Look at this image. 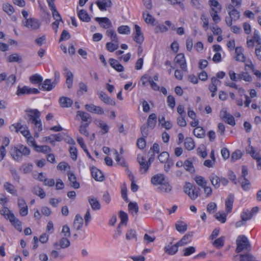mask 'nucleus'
I'll return each instance as SVG.
<instances>
[{
	"label": "nucleus",
	"instance_id": "1",
	"mask_svg": "<svg viewBox=\"0 0 261 261\" xmlns=\"http://www.w3.org/2000/svg\"><path fill=\"white\" fill-rule=\"evenodd\" d=\"M237 247L236 251L237 253L251 250V246L248 238L245 235H240L236 240Z\"/></svg>",
	"mask_w": 261,
	"mask_h": 261
},
{
	"label": "nucleus",
	"instance_id": "2",
	"mask_svg": "<svg viewBox=\"0 0 261 261\" xmlns=\"http://www.w3.org/2000/svg\"><path fill=\"white\" fill-rule=\"evenodd\" d=\"M184 191L192 200L196 199L200 195V189L190 182H186Z\"/></svg>",
	"mask_w": 261,
	"mask_h": 261
},
{
	"label": "nucleus",
	"instance_id": "3",
	"mask_svg": "<svg viewBox=\"0 0 261 261\" xmlns=\"http://www.w3.org/2000/svg\"><path fill=\"white\" fill-rule=\"evenodd\" d=\"M22 24L24 27L32 30L39 29L41 24V22L39 20L33 17L26 19V20L22 21Z\"/></svg>",
	"mask_w": 261,
	"mask_h": 261
},
{
	"label": "nucleus",
	"instance_id": "4",
	"mask_svg": "<svg viewBox=\"0 0 261 261\" xmlns=\"http://www.w3.org/2000/svg\"><path fill=\"white\" fill-rule=\"evenodd\" d=\"M4 218L9 220L14 227L19 231H22L21 222L15 217L13 213H2Z\"/></svg>",
	"mask_w": 261,
	"mask_h": 261
},
{
	"label": "nucleus",
	"instance_id": "5",
	"mask_svg": "<svg viewBox=\"0 0 261 261\" xmlns=\"http://www.w3.org/2000/svg\"><path fill=\"white\" fill-rule=\"evenodd\" d=\"M119 218L121 219L120 223L118 225L113 236V238L115 240L117 239L122 234V230L121 229V225L124 224L126 225L128 221L127 213H119Z\"/></svg>",
	"mask_w": 261,
	"mask_h": 261
},
{
	"label": "nucleus",
	"instance_id": "6",
	"mask_svg": "<svg viewBox=\"0 0 261 261\" xmlns=\"http://www.w3.org/2000/svg\"><path fill=\"white\" fill-rule=\"evenodd\" d=\"M248 142L249 145L246 148V152L250 154L253 159L256 160L258 169H259V167H260V169H261V157L259 156V153L256 152L255 148L250 145V139H248Z\"/></svg>",
	"mask_w": 261,
	"mask_h": 261
},
{
	"label": "nucleus",
	"instance_id": "7",
	"mask_svg": "<svg viewBox=\"0 0 261 261\" xmlns=\"http://www.w3.org/2000/svg\"><path fill=\"white\" fill-rule=\"evenodd\" d=\"M10 129L11 131H15L16 133L20 131L21 134L25 138L28 137V136L30 135V133L28 127L21 125L20 123H16L12 124L10 126Z\"/></svg>",
	"mask_w": 261,
	"mask_h": 261
},
{
	"label": "nucleus",
	"instance_id": "8",
	"mask_svg": "<svg viewBox=\"0 0 261 261\" xmlns=\"http://www.w3.org/2000/svg\"><path fill=\"white\" fill-rule=\"evenodd\" d=\"M29 117L28 122L33 123L36 120H39L40 117V112L37 109L30 110L27 111Z\"/></svg>",
	"mask_w": 261,
	"mask_h": 261
},
{
	"label": "nucleus",
	"instance_id": "9",
	"mask_svg": "<svg viewBox=\"0 0 261 261\" xmlns=\"http://www.w3.org/2000/svg\"><path fill=\"white\" fill-rule=\"evenodd\" d=\"M241 219L236 223L237 228L245 225L247 221L250 220L253 217V213H241Z\"/></svg>",
	"mask_w": 261,
	"mask_h": 261
},
{
	"label": "nucleus",
	"instance_id": "10",
	"mask_svg": "<svg viewBox=\"0 0 261 261\" xmlns=\"http://www.w3.org/2000/svg\"><path fill=\"white\" fill-rule=\"evenodd\" d=\"M97 94L98 96L100 99L104 103L112 106L115 105L116 103L115 100L109 97L103 91H98L97 92Z\"/></svg>",
	"mask_w": 261,
	"mask_h": 261
},
{
	"label": "nucleus",
	"instance_id": "11",
	"mask_svg": "<svg viewBox=\"0 0 261 261\" xmlns=\"http://www.w3.org/2000/svg\"><path fill=\"white\" fill-rule=\"evenodd\" d=\"M135 32L134 33V40L141 44L144 41V36L141 28L137 24L135 25Z\"/></svg>",
	"mask_w": 261,
	"mask_h": 261
},
{
	"label": "nucleus",
	"instance_id": "12",
	"mask_svg": "<svg viewBox=\"0 0 261 261\" xmlns=\"http://www.w3.org/2000/svg\"><path fill=\"white\" fill-rule=\"evenodd\" d=\"M85 107L86 110L90 113L98 115H102L104 113V110L99 106H96L93 104H86Z\"/></svg>",
	"mask_w": 261,
	"mask_h": 261
},
{
	"label": "nucleus",
	"instance_id": "13",
	"mask_svg": "<svg viewBox=\"0 0 261 261\" xmlns=\"http://www.w3.org/2000/svg\"><path fill=\"white\" fill-rule=\"evenodd\" d=\"M138 160L140 166V171L142 173H145L148 171L150 164L146 162L145 159L143 156H138Z\"/></svg>",
	"mask_w": 261,
	"mask_h": 261
},
{
	"label": "nucleus",
	"instance_id": "14",
	"mask_svg": "<svg viewBox=\"0 0 261 261\" xmlns=\"http://www.w3.org/2000/svg\"><path fill=\"white\" fill-rule=\"evenodd\" d=\"M175 62L179 65L180 67L182 70L185 71L187 70L185 56L183 54H178L175 58Z\"/></svg>",
	"mask_w": 261,
	"mask_h": 261
},
{
	"label": "nucleus",
	"instance_id": "15",
	"mask_svg": "<svg viewBox=\"0 0 261 261\" xmlns=\"http://www.w3.org/2000/svg\"><path fill=\"white\" fill-rule=\"evenodd\" d=\"M92 176L97 181H102L104 179V175L100 170L97 168L92 167L91 168Z\"/></svg>",
	"mask_w": 261,
	"mask_h": 261
},
{
	"label": "nucleus",
	"instance_id": "16",
	"mask_svg": "<svg viewBox=\"0 0 261 261\" xmlns=\"http://www.w3.org/2000/svg\"><path fill=\"white\" fill-rule=\"evenodd\" d=\"M193 232H191L186 234L177 243V246L179 247L185 246L191 242L192 237H193Z\"/></svg>",
	"mask_w": 261,
	"mask_h": 261
},
{
	"label": "nucleus",
	"instance_id": "17",
	"mask_svg": "<svg viewBox=\"0 0 261 261\" xmlns=\"http://www.w3.org/2000/svg\"><path fill=\"white\" fill-rule=\"evenodd\" d=\"M165 175L163 174H158L152 177L151 179V183L154 185H161V186L165 182Z\"/></svg>",
	"mask_w": 261,
	"mask_h": 261
},
{
	"label": "nucleus",
	"instance_id": "18",
	"mask_svg": "<svg viewBox=\"0 0 261 261\" xmlns=\"http://www.w3.org/2000/svg\"><path fill=\"white\" fill-rule=\"evenodd\" d=\"M96 4L101 11L107 10V8H110L112 6L111 0H98L96 2Z\"/></svg>",
	"mask_w": 261,
	"mask_h": 261
},
{
	"label": "nucleus",
	"instance_id": "19",
	"mask_svg": "<svg viewBox=\"0 0 261 261\" xmlns=\"http://www.w3.org/2000/svg\"><path fill=\"white\" fill-rule=\"evenodd\" d=\"M55 86L56 83L51 82L50 79H46L42 83L40 89H42L44 91H51Z\"/></svg>",
	"mask_w": 261,
	"mask_h": 261
},
{
	"label": "nucleus",
	"instance_id": "20",
	"mask_svg": "<svg viewBox=\"0 0 261 261\" xmlns=\"http://www.w3.org/2000/svg\"><path fill=\"white\" fill-rule=\"evenodd\" d=\"M67 175L70 182V186L74 189H79L80 188V184L76 181L75 175L71 172H68Z\"/></svg>",
	"mask_w": 261,
	"mask_h": 261
},
{
	"label": "nucleus",
	"instance_id": "21",
	"mask_svg": "<svg viewBox=\"0 0 261 261\" xmlns=\"http://www.w3.org/2000/svg\"><path fill=\"white\" fill-rule=\"evenodd\" d=\"M84 224V219L83 217L80 215L77 214L74 220L73 226L76 230H80L82 228Z\"/></svg>",
	"mask_w": 261,
	"mask_h": 261
},
{
	"label": "nucleus",
	"instance_id": "22",
	"mask_svg": "<svg viewBox=\"0 0 261 261\" xmlns=\"http://www.w3.org/2000/svg\"><path fill=\"white\" fill-rule=\"evenodd\" d=\"M10 154L13 159L16 161L19 162L22 160V156L20 152H19L17 146L12 148Z\"/></svg>",
	"mask_w": 261,
	"mask_h": 261
},
{
	"label": "nucleus",
	"instance_id": "23",
	"mask_svg": "<svg viewBox=\"0 0 261 261\" xmlns=\"http://www.w3.org/2000/svg\"><path fill=\"white\" fill-rule=\"evenodd\" d=\"M212 185L215 188L217 189L220 186V178L214 173L211 174L208 177Z\"/></svg>",
	"mask_w": 261,
	"mask_h": 261
},
{
	"label": "nucleus",
	"instance_id": "24",
	"mask_svg": "<svg viewBox=\"0 0 261 261\" xmlns=\"http://www.w3.org/2000/svg\"><path fill=\"white\" fill-rule=\"evenodd\" d=\"M178 247L177 243L174 245L171 244L165 247L164 251L169 255H174L178 251Z\"/></svg>",
	"mask_w": 261,
	"mask_h": 261
},
{
	"label": "nucleus",
	"instance_id": "25",
	"mask_svg": "<svg viewBox=\"0 0 261 261\" xmlns=\"http://www.w3.org/2000/svg\"><path fill=\"white\" fill-rule=\"evenodd\" d=\"M233 195L230 194L227 197L225 200V208L227 212H230L232 209L233 203L234 201Z\"/></svg>",
	"mask_w": 261,
	"mask_h": 261
},
{
	"label": "nucleus",
	"instance_id": "26",
	"mask_svg": "<svg viewBox=\"0 0 261 261\" xmlns=\"http://www.w3.org/2000/svg\"><path fill=\"white\" fill-rule=\"evenodd\" d=\"M241 187L244 191H248L251 189V183L249 180L246 178L240 177L238 180Z\"/></svg>",
	"mask_w": 261,
	"mask_h": 261
},
{
	"label": "nucleus",
	"instance_id": "27",
	"mask_svg": "<svg viewBox=\"0 0 261 261\" xmlns=\"http://www.w3.org/2000/svg\"><path fill=\"white\" fill-rule=\"evenodd\" d=\"M236 56L235 59L237 61L243 62L245 60V57L243 54V49L241 47H237L235 49Z\"/></svg>",
	"mask_w": 261,
	"mask_h": 261
},
{
	"label": "nucleus",
	"instance_id": "28",
	"mask_svg": "<svg viewBox=\"0 0 261 261\" xmlns=\"http://www.w3.org/2000/svg\"><path fill=\"white\" fill-rule=\"evenodd\" d=\"M221 82L216 77L211 78V84L209 85L208 89L211 92H216L217 86L221 84Z\"/></svg>",
	"mask_w": 261,
	"mask_h": 261
},
{
	"label": "nucleus",
	"instance_id": "29",
	"mask_svg": "<svg viewBox=\"0 0 261 261\" xmlns=\"http://www.w3.org/2000/svg\"><path fill=\"white\" fill-rule=\"evenodd\" d=\"M156 115L154 113H152L148 116L147 119V126L151 129L154 128L156 123Z\"/></svg>",
	"mask_w": 261,
	"mask_h": 261
},
{
	"label": "nucleus",
	"instance_id": "30",
	"mask_svg": "<svg viewBox=\"0 0 261 261\" xmlns=\"http://www.w3.org/2000/svg\"><path fill=\"white\" fill-rule=\"evenodd\" d=\"M175 228L179 233H184L187 230V225L181 221H178L175 223Z\"/></svg>",
	"mask_w": 261,
	"mask_h": 261
},
{
	"label": "nucleus",
	"instance_id": "31",
	"mask_svg": "<svg viewBox=\"0 0 261 261\" xmlns=\"http://www.w3.org/2000/svg\"><path fill=\"white\" fill-rule=\"evenodd\" d=\"M95 20L99 23H105V24L102 25V27L105 29H108L112 27V23L107 17H96Z\"/></svg>",
	"mask_w": 261,
	"mask_h": 261
},
{
	"label": "nucleus",
	"instance_id": "32",
	"mask_svg": "<svg viewBox=\"0 0 261 261\" xmlns=\"http://www.w3.org/2000/svg\"><path fill=\"white\" fill-rule=\"evenodd\" d=\"M59 102L62 108H68L72 105L73 101L68 97H62L59 99Z\"/></svg>",
	"mask_w": 261,
	"mask_h": 261
},
{
	"label": "nucleus",
	"instance_id": "33",
	"mask_svg": "<svg viewBox=\"0 0 261 261\" xmlns=\"http://www.w3.org/2000/svg\"><path fill=\"white\" fill-rule=\"evenodd\" d=\"M77 14L79 18L83 21L89 22L91 20L88 13L84 9L79 11Z\"/></svg>",
	"mask_w": 261,
	"mask_h": 261
},
{
	"label": "nucleus",
	"instance_id": "34",
	"mask_svg": "<svg viewBox=\"0 0 261 261\" xmlns=\"http://www.w3.org/2000/svg\"><path fill=\"white\" fill-rule=\"evenodd\" d=\"M185 147L188 150H193L195 148V143L191 137H187L185 140Z\"/></svg>",
	"mask_w": 261,
	"mask_h": 261
},
{
	"label": "nucleus",
	"instance_id": "35",
	"mask_svg": "<svg viewBox=\"0 0 261 261\" xmlns=\"http://www.w3.org/2000/svg\"><path fill=\"white\" fill-rule=\"evenodd\" d=\"M91 121H89V122L82 124L79 127V131L80 133L86 137H89V134L87 128L88 127Z\"/></svg>",
	"mask_w": 261,
	"mask_h": 261
},
{
	"label": "nucleus",
	"instance_id": "36",
	"mask_svg": "<svg viewBox=\"0 0 261 261\" xmlns=\"http://www.w3.org/2000/svg\"><path fill=\"white\" fill-rule=\"evenodd\" d=\"M96 124L101 129L102 134H105L109 132V127L108 125L101 120H97Z\"/></svg>",
	"mask_w": 261,
	"mask_h": 261
},
{
	"label": "nucleus",
	"instance_id": "37",
	"mask_svg": "<svg viewBox=\"0 0 261 261\" xmlns=\"http://www.w3.org/2000/svg\"><path fill=\"white\" fill-rule=\"evenodd\" d=\"M77 116H80L83 122L87 123L90 121H91L90 115L86 112L79 111L77 112Z\"/></svg>",
	"mask_w": 261,
	"mask_h": 261
},
{
	"label": "nucleus",
	"instance_id": "38",
	"mask_svg": "<svg viewBox=\"0 0 261 261\" xmlns=\"http://www.w3.org/2000/svg\"><path fill=\"white\" fill-rule=\"evenodd\" d=\"M195 136L199 138H202L205 136V130L200 126H197L193 130Z\"/></svg>",
	"mask_w": 261,
	"mask_h": 261
},
{
	"label": "nucleus",
	"instance_id": "39",
	"mask_svg": "<svg viewBox=\"0 0 261 261\" xmlns=\"http://www.w3.org/2000/svg\"><path fill=\"white\" fill-rule=\"evenodd\" d=\"M194 180L196 184L202 188H203L207 185V180L202 176H196L194 178Z\"/></svg>",
	"mask_w": 261,
	"mask_h": 261
},
{
	"label": "nucleus",
	"instance_id": "40",
	"mask_svg": "<svg viewBox=\"0 0 261 261\" xmlns=\"http://www.w3.org/2000/svg\"><path fill=\"white\" fill-rule=\"evenodd\" d=\"M7 61L9 63L21 62L22 61V58L18 54H13L8 57Z\"/></svg>",
	"mask_w": 261,
	"mask_h": 261
},
{
	"label": "nucleus",
	"instance_id": "41",
	"mask_svg": "<svg viewBox=\"0 0 261 261\" xmlns=\"http://www.w3.org/2000/svg\"><path fill=\"white\" fill-rule=\"evenodd\" d=\"M18 205L19 208L20 212H28V206L24 199L19 198L18 199Z\"/></svg>",
	"mask_w": 261,
	"mask_h": 261
},
{
	"label": "nucleus",
	"instance_id": "42",
	"mask_svg": "<svg viewBox=\"0 0 261 261\" xmlns=\"http://www.w3.org/2000/svg\"><path fill=\"white\" fill-rule=\"evenodd\" d=\"M89 202L93 210L97 211L99 210L100 205L98 201L96 198L90 197L89 198Z\"/></svg>",
	"mask_w": 261,
	"mask_h": 261
},
{
	"label": "nucleus",
	"instance_id": "43",
	"mask_svg": "<svg viewBox=\"0 0 261 261\" xmlns=\"http://www.w3.org/2000/svg\"><path fill=\"white\" fill-rule=\"evenodd\" d=\"M4 188L10 193L13 195H17V190L15 189L14 186L11 184L7 182L4 185Z\"/></svg>",
	"mask_w": 261,
	"mask_h": 261
},
{
	"label": "nucleus",
	"instance_id": "44",
	"mask_svg": "<svg viewBox=\"0 0 261 261\" xmlns=\"http://www.w3.org/2000/svg\"><path fill=\"white\" fill-rule=\"evenodd\" d=\"M107 35L111 38V39L114 42H119L117 35L113 29H109L106 31Z\"/></svg>",
	"mask_w": 261,
	"mask_h": 261
},
{
	"label": "nucleus",
	"instance_id": "45",
	"mask_svg": "<svg viewBox=\"0 0 261 261\" xmlns=\"http://www.w3.org/2000/svg\"><path fill=\"white\" fill-rule=\"evenodd\" d=\"M17 146L22 156L23 155L28 156L30 154L31 150L28 147L22 144H19Z\"/></svg>",
	"mask_w": 261,
	"mask_h": 261
},
{
	"label": "nucleus",
	"instance_id": "46",
	"mask_svg": "<svg viewBox=\"0 0 261 261\" xmlns=\"http://www.w3.org/2000/svg\"><path fill=\"white\" fill-rule=\"evenodd\" d=\"M33 192L34 194L38 196L41 198H44L45 196V193L44 190L39 187H35L33 189Z\"/></svg>",
	"mask_w": 261,
	"mask_h": 261
},
{
	"label": "nucleus",
	"instance_id": "47",
	"mask_svg": "<svg viewBox=\"0 0 261 261\" xmlns=\"http://www.w3.org/2000/svg\"><path fill=\"white\" fill-rule=\"evenodd\" d=\"M35 150L37 152H42L44 153H47L51 151V148L46 145H36Z\"/></svg>",
	"mask_w": 261,
	"mask_h": 261
},
{
	"label": "nucleus",
	"instance_id": "48",
	"mask_svg": "<svg viewBox=\"0 0 261 261\" xmlns=\"http://www.w3.org/2000/svg\"><path fill=\"white\" fill-rule=\"evenodd\" d=\"M73 75L70 71H68L66 74V84L69 89L71 88L73 83Z\"/></svg>",
	"mask_w": 261,
	"mask_h": 261
},
{
	"label": "nucleus",
	"instance_id": "49",
	"mask_svg": "<svg viewBox=\"0 0 261 261\" xmlns=\"http://www.w3.org/2000/svg\"><path fill=\"white\" fill-rule=\"evenodd\" d=\"M30 80L34 84L40 85L43 81V79L41 75L35 74L30 77Z\"/></svg>",
	"mask_w": 261,
	"mask_h": 261
},
{
	"label": "nucleus",
	"instance_id": "50",
	"mask_svg": "<svg viewBox=\"0 0 261 261\" xmlns=\"http://www.w3.org/2000/svg\"><path fill=\"white\" fill-rule=\"evenodd\" d=\"M184 167L186 170L191 172L193 173L195 172V169L193 167L192 162L189 160H187L184 163Z\"/></svg>",
	"mask_w": 261,
	"mask_h": 261
},
{
	"label": "nucleus",
	"instance_id": "51",
	"mask_svg": "<svg viewBox=\"0 0 261 261\" xmlns=\"http://www.w3.org/2000/svg\"><path fill=\"white\" fill-rule=\"evenodd\" d=\"M33 165L32 164H23L20 167L21 170L24 173H29L32 171Z\"/></svg>",
	"mask_w": 261,
	"mask_h": 261
},
{
	"label": "nucleus",
	"instance_id": "52",
	"mask_svg": "<svg viewBox=\"0 0 261 261\" xmlns=\"http://www.w3.org/2000/svg\"><path fill=\"white\" fill-rule=\"evenodd\" d=\"M228 14L229 15V17L233 19L234 21L238 20L240 17V13L237 9L229 11Z\"/></svg>",
	"mask_w": 261,
	"mask_h": 261
},
{
	"label": "nucleus",
	"instance_id": "53",
	"mask_svg": "<svg viewBox=\"0 0 261 261\" xmlns=\"http://www.w3.org/2000/svg\"><path fill=\"white\" fill-rule=\"evenodd\" d=\"M3 10L9 15L13 14L14 12L13 7L9 4H4L3 6Z\"/></svg>",
	"mask_w": 261,
	"mask_h": 261
},
{
	"label": "nucleus",
	"instance_id": "54",
	"mask_svg": "<svg viewBox=\"0 0 261 261\" xmlns=\"http://www.w3.org/2000/svg\"><path fill=\"white\" fill-rule=\"evenodd\" d=\"M183 255L185 256H188L195 253L196 251V248L193 246H190L184 248L183 249Z\"/></svg>",
	"mask_w": 261,
	"mask_h": 261
},
{
	"label": "nucleus",
	"instance_id": "55",
	"mask_svg": "<svg viewBox=\"0 0 261 261\" xmlns=\"http://www.w3.org/2000/svg\"><path fill=\"white\" fill-rule=\"evenodd\" d=\"M225 237H221L216 239L213 243V245L216 248H221L224 245Z\"/></svg>",
	"mask_w": 261,
	"mask_h": 261
},
{
	"label": "nucleus",
	"instance_id": "56",
	"mask_svg": "<svg viewBox=\"0 0 261 261\" xmlns=\"http://www.w3.org/2000/svg\"><path fill=\"white\" fill-rule=\"evenodd\" d=\"M107 49L110 52H113L118 48V42H108L106 43Z\"/></svg>",
	"mask_w": 261,
	"mask_h": 261
},
{
	"label": "nucleus",
	"instance_id": "57",
	"mask_svg": "<svg viewBox=\"0 0 261 261\" xmlns=\"http://www.w3.org/2000/svg\"><path fill=\"white\" fill-rule=\"evenodd\" d=\"M29 87L28 86H23V87H20L18 86L17 90V95L20 96L24 94H29Z\"/></svg>",
	"mask_w": 261,
	"mask_h": 261
},
{
	"label": "nucleus",
	"instance_id": "58",
	"mask_svg": "<svg viewBox=\"0 0 261 261\" xmlns=\"http://www.w3.org/2000/svg\"><path fill=\"white\" fill-rule=\"evenodd\" d=\"M118 32L121 34H129L130 33V28L127 25H121L118 28Z\"/></svg>",
	"mask_w": 261,
	"mask_h": 261
},
{
	"label": "nucleus",
	"instance_id": "59",
	"mask_svg": "<svg viewBox=\"0 0 261 261\" xmlns=\"http://www.w3.org/2000/svg\"><path fill=\"white\" fill-rule=\"evenodd\" d=\"M216 219L221 222V223H225L226 220V213H215L214 216Z\"/></svg>",
	"mask_w": 261,
	"mask_h": 261
},
{
	"label": "nucleus",
	"instance_id": "60",
	"mask_svg": "<svg viewBox=\"0 0 261 261\" xmlns=\"http://www.w3.org/2000/svg\"><path fill=\"white\" fill-rule=\"evenodd\" d=\"M169 158V154L166 151L162 152L158 156L159 161L162 163L168 161V160Z\"/></svg>",
	"mask_w": 261,
	"mask_h": 261
},
{
	"label": "nucleus",
	"instance_id": "61",
	"mask_svg": "<svg viewBox=\"0 0 261 261\" xmlns=\"http://www.w3.org/2000/svg\"><path fill=\"white\" fill-rule=\"evenodd\" d=\"M126 239L127 240H130L133 239L137 240L136 232L135 230L129 229L126 233Z\"/></svg>",
	"mask_w": 261,
	"mask_h": 261
},
{
	"label": "nucleus",
	"instance_id": "62",
	"mask_svg": "<svg viewBox=\"0 0 261 261\" xmlns=\"http://www.w3.org/2000/svg\"><path fill=\"white\" fill-rule=\"evenodd\" d=\"M32 124L34 125L33 128L35 132H41L42 130V124L40 119L36 120Z\"/></svg>",
	"mask_w": 261,
	"mask_h": 261
},
{
	"label": "nucleus",
	"instance_id": "63",
	"mask_svg": "<svg viewBox=\"0 0 261 261\" xmlns=\"http://www.w3.org/2000/svg\"><path fill=\"white\" fill-rule=\"evenodd\" d=\"M6 80L7 86L11 87L16 82V76L14 74H11Z\"/></svg>",
	"mask_w": 261,
	"mask_h": 261
},
{
	"label": "nucleus",
	"instance_id": "64",
	"mask_svg": "<svg viewBox=\"0 0 261 261\" xmlns=\"http://www.w3.org/2000/svg\"><path fill=\"white\" fill-rule=\"evenodd\" d=\"M143 17L145 21L148 24H153L155 20L154 18L149 13L146 14L144 13Z\"/></svg>",
	"mask_w": 261,
	"mask_h": 261
}]
</instances>
